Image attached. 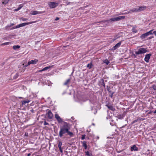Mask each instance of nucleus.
<instances>
[{"label": "nucleus", "instance_id": "f257e3e1", "mask_svg": "<svg viewBox=\"0 0 156 156\" xmlns=\"http://www.w3.org/2000/svg\"><path fill=\"white\" fill-rule=\"evenodd\" d=\"M64 124L62 126L60 127L59 132V136L60 137H62L64 135L66 136L69 135L70 137H72L73 133L69 131L70 129L69 124L66 122H64Z\"/></svg>", "mask_w": 156, "mask_h": 156}, {"label": "nucleus", "instance_id": "f03ea898", "mask_svg": "<svg viewBox=\"0 0 156 156\" xmlns=\"http://www.w3.org/2000/svg\"><path fill=\"white\" fill-rule=\"evenodd\" d=\"M147 51V50L144 48H140L139 49L138 51L135 52L136 55L141 54L145 53Z\"/></svg>", "mask_w": 156, "mask_h": 156}, {"label": "nucleus", "instance_id": "7ed1b4c3", "mask_svg": "<svg viewBox=\"0 0 156 156\" xmlns=\"http://www.w3.org/2000/svg\"><path fill=\"white\" fill-rule=\"evenodd\" d=\"M125 18V16H119L114 18H111L109 21H119L121 20L124 19Z\"/></svg>", "mask_w": 156, "mask_h": 156}, {"label": "nucleus", "instance_id": "20e7f679", "mask_svg": "<svg viewBox=\"0 0 156 156\" xmlns=\"http://www.w3.org/2000/svg\"><path fill=\"white\" fill-rule=\"evenodd\" d=\"M35 23V21H32V22H29L28 23H23L21 24H20L19 25H17L16 26V27H18V28L20 27H22L24 26H25L34 23Z\"/></svg>", "mask_w": 156, "mask_h": 156}, {"label": "nucleus", "instance_id": "39448f33", "mask_svg": "<svg viewBox=\"0 0 156 156\" xmlns=\"http://www.w3.org/2000/svg\"><path fill=\"white\" fill-rule=\"evenodd\" d=\"M58 3L54 2H50L48 4L50 8H54L58 5Z\"/></svg>", "mask_w": 156, "mask_h": 156}, {"label": "nucleus", "instance_id": "423d86ee", "mask_svg": "<svg viewBox=\"0 0 156 156\" xmlns=\"http://www.w3.org/2000/svg\"><path fill=\"white\" fill-rule=\"evenodd\" d=\"M151 55V54H148L145 55L144 58V60L146 62H148L149 59H150V57Z\"/></svg>", "mask_w": 156, "mask_h": 156}, {"label": "nucleus", "instance_id": "0eeeda50", "mask_svg": "<svg viewBox=\"0 0 156 156\" xmlns=\"http://www.w3.org/2000/svg\"><path fill=\"white\" fill-rule=\"evenodd\" d=\"M121 44V41L116 44L112 48V50H115L119 47Z\"/></svg>", "mask_w": 156, "mask_h": 156}, {"label": "nucleus", "instance_id": "6e6552de", "mask_svg": "<svg viewBox=\"0 0 156 156\" xmlns=\"http://www.w3.org/2000/svg\"><path fill=\"white\" fill-rule=\"evenodd\" d=\"M55 117L59 123H61L62 122V119L58 114H55Z\"/></svg>", "mask_w": 156, "mask_h": 156}, {"label": "nucleus", "instance_id": "1a4fd4ad", "mask_svg": "<svg viewBox=\"0 0 156 156\" xmlns=\"http://www.w3.org/2000/svg\"><path fill=\"white\" fill-rule=\"evenodd\" d=\"M38 61L37 59H35L34 60H31L29 62L27 63V66L30 65L31 64H36Z\"/></svg>", "mask_w": 156, "mask_h": 156}, {"label": "nucleus", "instance_id": "9d476101", "mask_svg": "<svg viewBox=\"0 0 156 156\" xmlns=\"http://www.w3.org/2000/svg\"><path fill=\"white\" fill-rule=\"evenodd\" d=\"M43 13V12H39L37 11H32L31 12V14L32 15H35L41 14Z\"/></svg>", "mask_w": 156, "mask_h": 156}, {"label": "nucleus", "instance_id": "9b49d317", "mask_svg": "<svg viewBox=\"0 0 156 156\" xmlns=\"http://www.w3.org/2000/svg\"><path fill=\"white\" fill-rule=\"evenodd\" d=\"M71 80V79H67L65 82L63 83V85L64 86H66L68 88L69 87V85L70 82Z\"/></svg>", "mask_w": 156, "mask_h": 156}, {"label": "nucleus", "instance_id": "f8f14e48", "mask_svg": "<svg viewBox=\"0 0 156 156\" xmlns=\"http://www.w3.org/2000/svg\"><path fill=\"white\" fill-rule=\"evenodd\" d=\"M106 106L109 109L112 111H115V108L113 107L112 105H106Z\"/></svg>", "mask_w": 156, "mask_h": 156}, {"label": "nucleus", "instance_id": "ddd939ff", "mask_svg": "<svg viewBox=\"0 0 156 156\" xmlns=\"http://www.w3.org/2000/svg\"><path fill=\"white\" fill-rule=\"evenodd\" d=\"M146 9V7L145 6H142L139 7L138 9V12H140L143 10Z\"/></svg>", "mask_w": 156, "mask_h": 156}, {"label": "nucleus", "instance_id": "4468645a", "mask_svg": "<svg viewBox=\"0 0 156 156\" xmlns=\"http://www.w3.org/2000/svg\"><path fill=\"white\" fill-rule=\"evenodd\" d=\"M48 117L49 119H51L53 117V114L50 110H49L48 113Z\"/></svg>", "mask_w": 156, "mask_h": 156}, {"label": "nucleus", "instance_id": "2eb2a0df", "mask_svg": "<svg viewBox=\"0 0 156 156\" xmlns=\"http://www.w3.org/2000/svg\"><path fill=\"white\" fill-rule=\"evenodd\" d=\"M112 88H113L112 87H109L108 86H107V90L108 91L109 94L112 93L113 92H112Z\"/></svg>", "mask_w": 156, "mask_h": 156}, {"label": "nucleus", "instance_id": "dca6fc26", "mask_svg": "<svg viewBox=\"0 0 156 156\" xmlns=\"http://www.w3.org/2000/svg\"><path fill=\"white\" fill-rule=\"evenodd\" d=\"M82 144V146L84 147L85 149H86L87 147V142L86 141H83L81 142Z\"/></svg>", "mask_w": 156, "mask_h": 156}, {"label": "nucleus", "instance_id": "f3484780", "mask_svg": "<svg viewBox=\"0 0 156 156\" xmlns=\"http://www.w3.org/2000/svg\"><path fill=\"white\" fill-rule=\"evenodd\" d=\"M131 151H137L138 148L137 147H136V145H134L133 146V147H131Z\"/></svg>", "mask_w": 156, "mask_h": 156}, {"label": "nucleus", "instance_id": "a211bd4d", "mask_svg": "<svg viewBox=\"0 0 156 156\" xmlns=\"http://www.w3.org/2000/svg\"><path fill=\"white\" fill-rule=\"evenodd\" d=\"M147 36V35L146 34V33H145L142 34L140 37L142 39H144L146 38V37Z\"/></svg>", "mask_w": 156, "mask_h": 156}, {"label": "nucleus", "instance_id": "6ab92c4d", "mask_svg": "<svg viewBox=\"0 0 156 156\" xmlns=\"http://www.w3.org/2000/svg\"><path fill=\"white\" fill-rule=\"evenodd\" d=\"M52 66H48L44 68L43 69H42V71H44V70H47L49 69L51 67H52Z\"/></svg>", "mask_w": 156, "mask_h": 156}, {"label": "nucleus", "instance_id": "aec40b11", "mask_svg": "<svg viewBox=\"0 0 156 156\" xmlns=\"http://www.w3.org/2000/svg\"><path fill=\"white\" fill-rule=\"evenodd\" d=\"M92 62L91 61V62L90 63L88 64L87 65V67L90 69H91L92 67Z\"/></svg>", "mask_w": 156, "mask_h": 156}, {"label": "nucleus", "instance_id": "412c9836", "mask_svg": "<svg viewBox=\"0 0 156 156\" xmlns=\"http://www.w3.org/2000/svg\"><path fill=\"white\" fill-rule=\"evenodd\" d=\"M130 12L131 11H132L133 12H139L138 9L137 8H134L133 9L130 10Z\"/></svg>", "mask_w": 156, "mask_h": 156}, {"label": "nucleus", "instance_id": "4be33fe9", "mask_svg": "<svg viewBox=\"0 0 156 156\" xmlns=\"http://www.w3.org/2000/svg\"><path fill=\"white\" fill-rule=\"evenodd\" d=\"M117 117L119 119H122L123 118V116L122 115L120 114L117 116Z\"/></svg>", "mask_w": 156, "mask_h": 156}, {"label": "nucleus", "instance_id": "5701e85b", "mask_svg": "<svg viewBox=\"0 0 156 156\" xmlns=\"http://www.w3.org/2000/svg\"><path fill=\"white\" fill-rule=\"evenodd\" d=\"M20 48V46L19 45H14L13 46V49L14 50H16L17 49L19 48Z\"/></svg>", "mask_w": 156, "mask_h": 156}, {"label": "nucleus", "instance_id": "b1692460", "mask_svg": "<svg viewBox=\"0 0 156 156\" xmlns=\"http://www.w3.org/2000/svg\"><path fill=\"white\" fill-rule=\"evenodd\" d=\"M30 101H22V104L23 105H26V104L28 103Z\"/></svg>", "mask_w": 156, "mask_h": 156}, {"label": "nucleus", "instance_id": "393cba45", "mask_svg": "<svg viewBox=\"0 0 156 156\" xmlns=\"http://www.w3.org/2000/svg\"><path fill=\"white\" fill-rule=\"evenodd\" d=\"M19 75V74L18 73H16L15 75L13 77L14 79H16Z\"/></svg>", "mask_w": 156, "mask_h": 156}, {"label": "nucleus", "instance_id": "a878e982", "mask_svg": "<svg viewBox=\"0 0 156 156\" xmlns=\"http://www.w3.org/2000/svg\"><path fill=\"white\" fill-rule=\"evenodd\" d=\"M104 62L107 65L109 63V61L107 59H106L104 61Z\"/></svg>", "mask_w": 156, "mask_h": 156}, {"label": "nucleus", "instance_id": "bb28decb", "mask_svg": "<svg viewBox=\"0 0 156 156\" xmlns=\"http://www.w3.org/2000/svg\"><path fill=\"white\" fill-rule=\"evenodd\" d=\"M23 5L22 4L20 5L19 6V7L17 9H16L15 10L16 11H18V10H19L20 9L22 8V7H23Z\"/></svg>", "mask_w": 156, "mask_h": 156}, {"label": "nucleus", "instance_id": "cd10ccee", "mask_svg": "<svg viewBox=\"0 0 156 156\" xmlns=\"http://www.w3.org/2000/svg\"><path fill=\"white\" fill-rule=\"evenodd\" d=\"M10 43V42H9L4 43H3L2 44H1V45L3 46V45H7Z\"/></svg>", "mask_w": 156, "mask_h": 156}, {"label": "nucleus", "instance_id": "c85d7f7f", "mask_svg": "<svg viewBox=\"0 0 156 156\" xmlns=\"http://www.w3.org/2000/svg\"><path fill=\"white\" fill-rule=\"evenodd\" d=\"M153 30H151L150 31H149V32H147L148 34L149 35L153 34Z\"/></svg>", "mask_w": 156, "mask_h": 156}, {"label": "nucleus", "instance_id": "c756f323", "mask_svg": "<svg viewBox=\"0 0 156 156\" xmlns=\"http://www.w3.org/2000/svg\"><path fill=\"white\" fill-rule=\"evenodd\" d=\"M153 30H151L150 31H149V32H147L148 34L149 35L153 34Z\"/></svg>", "mask_w": 156, "mask_h": 156}, {"label": "nucleus", "instance_id": "7c9ffc66", "mask_svg": "<svg viewBox=\"0 0 156 156\" xmlns=\"http://www.w3.org/2000/svg\"><path fill=\"white\" fill-rule=\"evenodd\" d=\"M9 1V0H4L2 2V3L3 4H6Z\"/></svg>", "mask_w": 156, "mask_h": 156}, {"label": "nucleus", "instance_id": "2f4dec72", "mask_svg": "<svg viewBox=\"0 0 156 156\" xmlns=\"http://www.w3.org/2000/svg\"><path fill=\"white\" fill-rule=\"evenodd\" d=\"M132 31L134 33H136L137 32V30H136L135 28H133L132 29Z\"/></svg>", "mask_w": 156, "mask_h": 156}, {"label": "nucleus", "instance_id": "473e14b6", "mask_svg": "<svg viewBox=\"0 0 156 156\" xmlns=\"http://www.w3.org/2000/svg\"><path fill=\"white\" fill-rule=\"evenodd\" d=\"M62 145V142L61 141H59L58 143V147L59 148L61 147Z\"/></svg>", "mask_w": 156, "mask_h": 156}, {"label": "nucleus", "instance_id": "72a5a7b5", "mask_svg": "<svg viewBox=\"0 0 156 156\" xmlns=\"http://www.w3.org/2000/svg\"><path fill=\"white\" fill-rule=\"evenodd\" d=\"M152 88L154 90H156V84L153 85L152 86Z\"/></svg>", "mask_w": 156, "mask_h": 156}, {"label": "nucleus", "instance_id": "f704fd0d", "mask_svg": "<svg viewBox=\"0 0 156 156\" xmlns=\"http://www.w3.org/2000/svg\"><path fill=\"white\" fill-rule=\"evenodd\" d=\"M20 19H21L23 21H26L27 20V18H23V17H21L20 18Z\"/></svg>", "mask_w": 156, "mask_h": 156}, {"label": "nucleus", "instance_id": "c9c22d12", "mask_svg": "<svg viewBox=\"0 0 156 156\" xmlns=\"http://www.w3.org/2000/svg\"><path fill=\"white\" fill-rule=\"evenodd\" d=\"M114 93H115L114 92H112V93H110V94H109L110 97H111V98H112L113 96V95L114 94Z\"/></svg>", "mask_w": 156, "mask_h": 156}, {"label": "nucleus", "instance_id": "e433bc0d", "mask_svg": "<svg viewBox=\"0 0 156 156\" xmlns=\"http://www.w3.org/2000/svg\"><path fill=\"white\" fill-rule=\"evenodd\" d=\"M86 135L85 134H83L82 135V137L81 138V139L82 140H84L85 138V137L86 136Z\"/></svg>", "mask_w": 156, "mask_h": 156}, {"label": "nucleus", "instance_id": "4c0bfd02", "mask_svg": "<svg viewBox=\"0 0 156 156\" xmlns=\"http://www.w3.org/2000/svg\"><path fill=\"white\" fill-rule=\"evenodd\" d=\"M85 153H86V154H85L86 155H87L88 156H90V153L89 151H86L85 152Z\"/></svg>", "mask_w": 156, "mask_h": 156}, {"label": "nucleus", "instance_id": "58836bf2", "mask_svg": "<svg viewBox=\"0 0 156 156\" xmlns=\"http://www.w3.org/2000/svg\"><path fill=\"white\" fill-rule=\"evenodd\" d=\"M130 12V11H129V12H125L124 13H121L120 14V15L126 14H128Z\"/></svg>", "mask_w": 156, "mask_h": 156}, {"label": "nucleus", "instance_id": "ea45409f", "mask_svg": "<svg viewBox=\"0 0 156 156\" xmlns=\"http://www.w3.org/2000/svg\"><path fill=\"white\" fill-rule=\"evenodd\" d=\"M102 82L101 83V85L104 86V87H105V84L103 80H102Z\"/></svg>", "mask_w": 156, "mask_h": 156}, {"label": "nucleus", "instance_id": "a19ab883", "mask_svg": "<svg viewBox=\"0 0 156 156\" xmlns=\"http://www.w3.org/2000/svg\"><path fill=\"white\" fill-rule=\"evenodd\" d=\"M44 126L49 125V124L48 122H46V121H44Z\"/></svg>", "mask_w": 156, "mask_h": 156}, {"label": "nucleus", "instance_id": "79ce46f5", "mask_svg": "<svg viewBox=\"0 0 156 156\" xmlns=\"http://www.w3.org/2000/svg\"><path fill=\"white\" fill-rule=\"evenodd\" d=\"M138 120V119H137L136 120H135L134 121H133V122H132V124H133V123H135V122H137V121Z\"/></svg>", "mask_w": 156, "mask_h": 156}, {"label": "nucleus", "instance_id": "37998d69", "mask_svg": "<svg viewBox=\"0 0 156 156\" xmlns=\"http://www.w3.org/2000/svg\"><path fill=\"white\" fill-rule=\"evenodd\" d=\"M154 37L153 36L152 37H150L148 38L147 39V40H150L152 39V38H153Z\"/></svg>", "mask_w": 156, "mask_h": 156}, {"label": "nucleus", "instance_id": "c03bdc74", "mask_svg": "<svg viewBox=\"0 0 156 156\" xmlns=\"http://www.w3.org/2000/svg\"><path fill=\"white\" fill-rule=\"evenodd\" d=\"M153 34H154L156 36V31H153Z\"/></svg>", "mask_w": 156, "mask_h": 156}, {"label": "nucleus", "instance_id": "a18cd8bd", "mask_svg": "<svg viewBox=\"0 0 156 156\" xmlns=\"http://www.w3.org/2000/svg\"><path fill=\"white\" fill-rule=\"evenodd\" d=\"M59 150H60V152L61 153H62L63 152V151H62V149L61 148V147H59Z\"/></svg>", "mask_w": 156, "mask_h": 156}, {"label": "nucleus", "instance_id": "49530a36", "mask_svg": "<svg viewBox=\"0 0 156 156\" xmlns=\"http://www.w3.org/2000/svg\"><path fill=\"white\" fill-rule=\"evenodd\" d=\"M16 27V26L15 27H13L12 28H11V29L12 30H13V29H16V28H18V27Z\"/></svg>", "mask_w": 156, "mask_h": 156}, {"label": "nucleus", "instance_id": "de8ad7c7", "mask_svg": "<svg viewBox=\"0 0 156 156\" xmlns=\"http://www.w3.org/2000/svg\"><path fill=\"white\" fill-rule=\"evenodd\" d=\"M70 2H66V4L67 5H69L70 4Z\"/></svg>", "mask_w": 156, "mask_h": 156}, {"label": "nucleus", "instance_id": "09e8293b", "mask_svg": "<svg viewBox=\"0 0 156 156\" xmlns=\"http://www.w3.org/2000/svg\"><path fill=\"white\" fill-rule=\"evenodd\" d=\"M59 18L58 17H57L56 18L55 20H59Z\"/></svg>", "mask_w": 156, "mask_h": 156}, {"label": "nucleus", "instance_id": "8fccbe9b", "mask_svg": "<svg viewBox=\"0 0 156 156\" xmlns=\"http://www.w3.org/2000/svg\"><path fill=\"white\" fill-rule=\"evenodd\" d=\"M127 125V124H125V125H124L122 126L121 127H120V128H123L124 127H125V126H126V125Z\"/></svg>", "mask_w": 156, "mask_h": 156}, {"label": "nucleus", "instance_id": "3c124183", "mask_svg": "<svg viewBox=\"0 0 156 156\" xmlns=\"http://www.w3.org/2000/svg\"><path fill=\"white\" fill-rule=\"evenodd\" d=\"M135 54H136L135 53L133 54V55L134 56V58H136V55Z\"/></svg>", "mask_w": 156, "mask_h": 156}, {"label": "nucleus", "instance_id": "603ef678", "mask_svg": "<svg viewBox=\"0 0 156 156\" xmlns=\"http://www.w3.org/2000/svg\"><path fill=\"white\" fill-rule=\"evenodd\" d=\"M11 27L10 26V25H7L6 27H5V28H7L8 27Z\"/></svg>", "mask_w": 156, "mask_h": 156}, {"label": "nucleus", "instance_id": "864d4df0", "mask_svg": "<svg viewBox=\"0 0 156 156\" xmlns=\"http://www.w3.org/2000/svg\"><path fill=\"white\" fill-rule=\"evenodd\" d=\"M14 25V23H11V24H10V26L11 27L12 26H13V25Z\"/></svg>", "mask_w": 156, "mask_h": 156}, {"label": "nucleus", "instance_id": "5fc2aeb1", "mask_svg": "<svg viewBox=\"0 0 156 156\" xmlns=\"http://www.w3.org/2000/svg\"><path fill=\"white\" fill-rule=\"evenodd\" d=\"M31 154L30 153H29L27 154V156H30Z\"/></svg>", "mask_w": 156, "mask_h": 156}, {"label": "nucleus", "instance_id": "6e6d98bb", "mask_svg": "<svg viewBox=\"0 0 156 156\" xmlns=\"http://www.w3.org/2000/svg\"><path fill=\"white\" fill-rule=\"evenodd\" d=\"M146 33V34H147V36H148L149 35V34H148L147 32V33Z\"/></svg>", "mask_w": 156, "mask_h": 156}, {"label": "nucleus", "instance_id": "4d7b16f0", "mask_svg": "<svg viewBox=\"0 0 156 156\" xmlns=\"http://www.w3.org/2000/svg\"><path fill=\"white\" fill-rule=\"evenodd\" d=\"M18 98L20 99H22L23 98L22 97H19Z\"/></svg>", "mask_w": 156, "mask_h": 156}, {"label": "nucleus", "instance_id": "13d9d810", "mask_svg": "<svg viewBox=\"0 0 156 156\" xmlns=\"http://www.w3.org/2000/svg\"><path fill=\"white\" fill-rule=\"evenodd\" d=\"M154 114H155V113H156V110H155V111L154 112Z\"/></svg>", "mask_w": 156, "mask_h": 156}, {"label": "nucleus", "instance_id": "bf43d9fd", "mask_svg": "<svg viewBox=\"0 0 156 156\" xmlns=\"http://www.w3.org/2000/svg\"><path fill=\"white\" fill-rule=\"evenodd\" d=\"M97 112V111L96 110L95 111V112H94V114H95Z\"/></svg>", "mask_w": 156, "mask_h": 156}, {"label": "nucleus", "instance_id": "052dcab7", "mask_svg": "<svg viewBox=\"0 0 156 156\" xmlns=\"http://www.w3.org/2000/svg\"><path fill=\"white\" fill-rule=\"evenodd\" d=\"M117 152L118 153H120L121 152V151H117Z\"/></svg>", "mask_w": 156, "mask_h": 156}, {"label": "nucleus", "instance_id": "680f3d73", "mask_svg": "<svg viewBox=\"0 0 156 156\" xmlns=\"http://www.w3.org/2000/svg\"><path fill=\"white\" fill-rule=\"evenodd\" d=\"M42 71V69H41V70H39V72H42V71Z\"/></svg>", "mask_w": 156, "mask_h": 156}, {"label": "nucleus", "instance_id": "e2e57ef3", "mask_svg": "<svg viewBox=\"0 0 156 156\" xmlns=\"http://www.w3.org/2000/svg\"><path fill=\"white\" fill-rule=\"evenodd\" d=\"M25 134L26 135H27V134L28 135V133H27V134H26V133H25Z\"/></svg>", "mask_w": 156, "mask_h": 156}, {"label": "nucleus", "instance_id": "0e129e2a", "mask_svg": "<svg viewBox=\"0 0 156 156\" xmlns=\"http://www.w3.org/2000/svg\"><path fill=\"white\" fill-rule=\"evenodd\" d=\"M25 134L26 135H27V134L28 135V133H27V134H26V133H25Z\"/></svg>", "mask_w": 156, "mask_h": 156}, {"label": "nucleus", "instance_id": "69168bd1", "mask_svg": "<svg viewBox=\"0 0 156 156\" xmlns=\"http://www.w3.org/2000/svg\"><path fill=\"white\" fill-rule=\"evenodd\" d=\"M25 134L26 135H27V134L28 135V133H27V134H26V133H25Z\"/></svg>", "mask_w": 156, "mask_h": 156}, {"label": "nucleus", "instance_id": "338daca9", "mask_svg": "<svg viewBox=\"0 0 156 156\" xmlns=\"http://www.w3.org/2000/svg\"><path fill=\"white\" fill-rule=\"evenodd\" d=\"M11 76H13V75H12V74H11Z\"/></svg>", "mask_w": 156, "mask_h": 156}, {"label": "nucleus", "instance_id": "774afa93", "mask_svg": "<svg viewBox=\"0 0 156 156\" xmlns=\"http://www.w3.org/2000/svg\"><path fill=\"white\" fill-rule=\"evenodd\" d=\"M0 156H3L0 155Z\"/></svg>", "mask_w": 156, "mask_h": 156}]
</instances>
